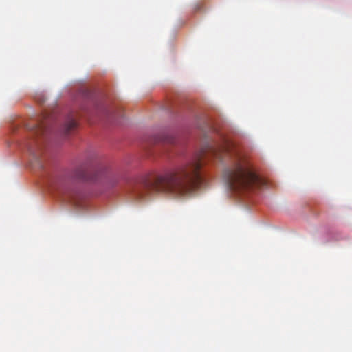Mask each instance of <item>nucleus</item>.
Here are the masks:
<instances>
[{"label": "nucleus", "mask_w": 352, "mask_h": 352, "mask_svg": "<svg viewBox=\"0 0 352 352\" xmlns=\"http://www.w3.org/2000/svg\"><path fill=\"white\" fill-rule=\"evenodd\" d=\"M204 155L203 151L153 179H143L133 189V197L137 200H143L156 192H166L173 197L190 194L204 183L201 168Z\"/></svg>", "instance_id": "f257e3e1"}, {"label": "nucleus", "mask_w": 352, "mask_h": 352, "mask_svg": "<svg viewBox=\"0 0 352 352\" xmlns=\"http://www.w3.org/2000/svg\"><path fill=\"white\" fill-rule=\"evenodd\" d=\"M224 177L232 191L249 190L265 185V182L252 171L250 164L241 158L237 159L232 166L225 171Z\"/></svg>", "instance_id": "f03ea898"}, {"label": "nucleus", "mask_w": 352, "mask_h": 352, "mask_svg": "<svg viewBox=\"0 0 352 352\" xmlns=\"http://www.w3.org/2000/svg\"><path fill=\"white\" fill-rule=\"evenodd\" d=\"M74 179L81 182H101L110 186L116 185L120 179L118 173L109 169L96 171L87 165H82L75 169L73 173Z\"/></svg>", "instance_id": "7ed1b4c3"}, {"label": "nucleus", "mask_w": 352, "mask_h": 352, "mask_svg": "<svg viewBox=\"0 0 352 352\" xmlns=\"http://www.w3.org/2000/svg\"><path fill=\"white\" fill-rule=\"evenodd\" d=\"M52 187L60 194L65 197V199L72 203L74 205L78 204V199L80 196L78 190L71 186L69 181L65 177H58L52 182Z\"/></svg>", "instance_id": "20e7f679"}, {"label": "nucleus", "mask_w": 352, "mask_h": 352, "mask_svg": "<svg viewBox=\"0 0 352 352\" xmlns=\"http://www.w3.org/2000/svg\"><path fill=\"white\" fill-rule=\"evenodd\" d=\"M76 122L74 119L70 118L69 119L64 126V131L65 134H68L72 129L76 127Z\"/></svg>", "instance_id": "39448f33"}, {"label": "nucleus", "mask_w": 352, "mask_h": 352, "mask_svg": "<svg viewBox=\"0 0 352 352\" xmlns=\"http://www.w3.org/2000/svg\"><path fill=\"white\" fill-rule=\"evenodd\" d=\"M228 148L227 146H223L219 149L211 148H210V152L217 158L221 160V153L227 152Z\"/></svg>", "instance_id": "423d86ee"}, {"label": "nucleus", "mask_w": 352, "mask_h": 352, "mask_svg": "<svg viewBox=\"0 0 352 352\" xmlns=\"http://www.w3.org/2000/svg\"><path fill=\"white\" fill-rule=\"evenodd\" d=\"M47 131V127L43 124H40L36 126L35 133L36 135H43Z\"/></svg>", "instance_id": "0eeeda50"}, {"label": "nucleus", "mask_w": 352, "mask_h": 352, "mask_svg": "<svg viewBox=\"0 0 352 352\" xmlns=\"http://www.w3.org/2000/svg\"><path fill=\"white\" fill-rule=\"evenodd\" d=\"M28 149L30 154L32 155L34 158L37 159V155H36L34 148H32V146H28Z\"/></svg>", "instance_id": "6e6552de"}]
</instances>
